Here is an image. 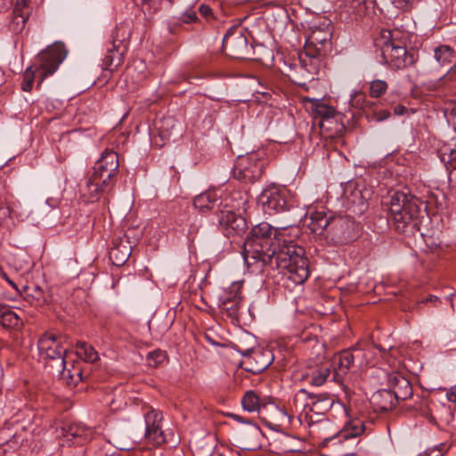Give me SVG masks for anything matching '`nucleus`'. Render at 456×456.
<instances>
[{
    "mask_svg": "<svg viewBox=\"0 0 456 456\" xmlns=\"http://www.w3.org/2000/svg\"><path fill=\"white\" fill-rule=\"evenodd\" d=\"M292 225L273 228L265 222L255 225L244 241L242 253L248 265L260 263L261 267L280 270L295 284H302L309 276L305 249L287 241L281 232Z\"/></svg>",
    "mask_w": 456,
    "mask_h": 456,
    "instance_id": "nucleus-1",
    "label": "nucleus"
},
{
    "mask_svg": "<svg viewBox=\"0 0 456 456\" xmlns=\"http://www.w3.org/2000/svg\"><path fill=\"white\" fill-rule=\"evenodd\" d=\"M308 220L306 225L312 232L324 235L335 246L347 244L358 237L356 224L347 216H333L324 210H316L309 214Z\"/></svg>",
    "mask_w": 456,
    "mask_h": 456,
    "instance_id": "nucleus-2",
    "label": "nucleus"
},
{
    "mask_svg": "<svg viewBox=\"0 0 456 456\" xmlns=\"http://www.w3.org/2000/svg\"><path fill=\"white\" fill-rule=\"evenodd\" d=\"M422 205L423 202L414 195L396 191L390 196L388 219L398 232L419 231V217Z\"/></svg>",
    "mask_w": 456,
    "mask_h": 456,
    "instance_id": "nucleus-3",
    "label": "nucleus"
},
{
    "mask_svg": "<svg viewBox=\"0 0 456 456\" xmlns=\"http://www.w3.org/2000/svg\"><path fill=\"white\" fill-rule=\"evenodd\" d=\"M66 338L53 333H45L37 341L40 357L52 370L60 369L66 364L68 347L64 346Z\"/></svg>",
    "mask_w": 456,
    "mask_h": 456,
    "instance_id": "nucleus-4",
    "label": "nucleus"
},
{
    "mask_svg": "<svg viewBox=\"0 0 456 456\" xmlns=\"http://www.w3.org/2000/svg\"><path fill=\"white\" fill-rule=\"evenodd\" d=\"M380 40L383 42L377 43V45H381L383 61L389 67L400 69L415 62L413 54L408 53L406 47L402 45L399 41L392 39L390 30H383Z\"/></svg>",
    "mask_w": 456,
    "mask_h": 456,
    "instance_id": "nucleus-5",
    "label": "nucleus"
},
{
    "mask_svg": "<svg viewBox=\"0 0 456 456\" xmlns=\"http://www.w3.org/2000/svg\"><path fill=\"white\" fill-rule=\"evenodd\" d=\"M119 162L117 152L106 149L94 166V178L102 181L104 188H111L118 172Z\"/></svg>",
    "mask_w": 456,
    "mask_h": 456,
    "instance_id": "nucleus-6",
    "label": "nucleus"
},
{
    "mask_svg": "<svg viewBox=\"0 0 456 456\" xmlns=\"http://www.w3.org/2000/svg\"><path fill=\"white\" fill-rule=\"evenodd\" d=\"M67 51L62 43L56 42L45 51L38 53L37 61L38 62V69L42 70V76L38 82V86L43 82L45 77L53 74L60 64L66 58Z\"/></svg>",
    "mask_w": 456,
    "mask_h": 456,
    "instance_id": "nucleus-7",
    "label": "nucleus"
},
{
    "mask_svg": "<svg viewBox=\"0 0 456 456\" xmlns=\"http://www.w3.org/2000/svg\"><path fill=\"white\" fill-rule=\"evenodd\" d=\"M237 351L243 356L242 364L248 372L256 374L268 368L273 361V355L269 349L242 348L236 346Z\"/></svg>",
    "mask_w": 456,
    "mask_h": 456,
    "instance_id": "nucleus-8",
    "label": "nucleus"
},
{
    "mask_svg": "<svg viewBox=\"0 0 456 456\" xmlns=\"http://www.w3.org/2000/svg\"><path fill=\"white\" fill-rule=\"evenodd\" d=\"M223 51L235 59H247L250 51L248 39L241 29L232 27L223 38Z\"/></svg>",
    "mask_w": 456,
    "mask_h": 456,
    "instance_id": "nucleus-9",
    "label": "nucleus"
},
{
    "mask_svg": "<svg viewBox=\"0 0 456 456\" xmlns=\"http://www.w3.org/2000/svg\"><path fill=\"white\" fill-rule=\"evenodd\" d=\"M257 202L269 215L287 211L289 208L285 191L274 185L263 190L257 197Z\"/></svg>",
    "mask_w": 456,
    "mask_h": 456,
    "instance_id": "nucleus-10",
    "label": "nucleus"
},
{
    "mask_svg": "<svg viewBox=\"0 0 456 456\" xmlns=\"http://www.w3.org/2000/svg\"><path fill=\"white\" fill-rule=\"evenodd\" d=\"M57 437L63 439L62 444L82 445L93 437V430L84 424L65 421L57 429Z\"/></svg>",
    "mask_w": 456,
    "mask_h": 456,
    "instance_id": "nucleus-11",
    "label": "nucleus"
},
{
    "mask_svg": "<svg viewBox=\"0 0 456 456\" xmlns=\"http://www.w3.org/2000/svg\"><path fill=\"white\" fill-rule=\"evenodd\" d=\"M145 421V438L154 445H161L167 442L162 430V413L152 407H146L143 414Z\"/></svg>",
    "mask_w": 456,
    "mask_h": 456,
    "instance_id": "nucleus-12",
    "label": "nucleus"
},
{
    "mask_svg": "<svg viewBox=\"0 0 456 456\" xmlns=\"http://www.w3.org/2000/svg\"><path fill=\"white\" fill-rule=\"evenodd\" d=\"M262 172L263 165L254 155L240 157L233 168V177L242 183H254Z\"/></svg>",
    "mask_w": 456,
    "mask_h": 456,
    "instance_id": "nucleus-13",
    "label": "nucleus"
},
{
    "mask_svg": "<svg viewBox=\"0 0 456 456\" xmlns=\"http://www.w3.org/2000/svg\"><path fill=\"white\" fill-rule=\"evenodd\" d=\"M331 32L324 29H315L309 36L305 53L310 57L324 55L330 48Z\"/></svg>",
    "mask_w": 456,
    "mask_h": 456,
    "instance_id": "nucleus-14",
    "label": "nucleus"
},
{
    "mask_svg": "<svg viewBox=\"0 0 456 456\" xmlns=\"http://www.w3.org/2000/svg\"><path fill=\"white\" fill-rule=\"evenodd\" d=\"M227 236L240 234L247 227L246 220L232 210H222L218 219Z\"/></svg>",
    "mask_w": 456,
    "mask_h": 456,
    "instance_id": "nucleus-15",
    "label": "nucleus"
},
{
    "mask_svg": "<svg viewBox=\"0 0 456 456\" xmlns=\"http://www.w3.org/2000/svg\"><path fill=\"white\" fill-rule=\"evenodd\" d=\"M360 354H362L361 350L347 349L336 355L333 360L335 365L334 379H340L343 376L346 375L353 366L355 358Z\"/></svg>",
    "mask_w": 456,
    "mask_h": 456,
    "instance_id": "nucleus-16",
    "label": "nucleus"
},
{
    "mask_svg": "<svg viewBox=\"0 0 456 456\" xmlns=\"http://www.w3.org/2000/svg\"><path fill=\"white\" fill-rule=\"evenodd\" d=\"M298 394L307 395L309 402H307L306 407L309 408L311 412L317 415H323L330 411L334 402L333 399L326 394L315 395L306 392L305 389H300Z\"/></svg>",
    "mask_w": 456,
    "mask_h": 456,
    "instance_id": "nucleus-17",
    "label": "nucleus"
},
{
    "mask_svg": "<svg viewBox=\"0 0 456 456\" xmlns=\"http://www.w3.org/2000/svg\"><path fill=\"white\" fill-rule=\"evenodd\" d=\"M388 382L391 387L390 390L397 402L407 400L412 395V387L410 381L401 374L396 372L390 374Z\"/></svg>",
    "mask_w": 456,
    "mask_h": 456,
    "instance_id": "nucleus-18",
    "label": "nucleus"
},
{
    "mask_svg": "<svg viewBox=\"0 0 456 456\" xmlns=\"http://www.w3.org/2000/svg\"><path fill=\"white\" fill-rule=\"evenodd\" d=\"M370 403L374 411L387 412L393 410L398 402L390 389H380L373 393Z\"/></svg>",
    "mask_w": 456,
    "mask_h": 456,
    "instance_id": "nucleus-19",
    "label": "nucleus"
},
{
    "mask_svg": "<svg viewBox=\"0 0 456 456\" xmlns=\"http://www.w3.org/2000/svg\"><path fill=\"white\" fill-rule=\"evenodd\" d=\"M132 253V246L126 237L113 240V246L110 250V259L115 265H123Z\"/></svg>",
    "mask_w": 456,
    "mask_h": 456,
    "instance_id": "nucleus-20",
    "label": "nucleus"
},
{
    "mask_svg": "<svg viewBox=\"0 0 456 456\" xmlns=\"http://www.w3.org/2000/svg\"><path fill=\"white\" fill-rule=\"evenodd\" d=\"M125 45L122 40L113 39L103 58L104 69L113 71L123 62Z\"/></svg>",
    "mask_w": 456,
    "mask_h": 456,
    "instance_id": "nucleus-21",
    "label": "nucleus"
},
{
    "mask_svg": "<svg viewBox=\"0 0 456 456\" xmlns=\"http://www.w3.org/2000/svg\"><path fill=\"white\" fill-rule=\"evenodd\" d=\"M110 188H104L102 186V181L94 179V175L90 176L85 185L80 188V197L86 202H94L99 200L100 195L105 191H108Z\"/></svg>",
    "mask_w": 456,
    "mask_h": 456,
    "instance_id": "nucleus-22",
    "label": "nucleus"
},
{
    "mask_svg": "<svg viewBox=\"0 0 456 456\" xmlns=\"http://www.w3.org/2000/svg\"><path fill=\"white\" fill-rule=\"evenodd\" d=\"M21 292L20 296L32 305L43 306L49 302V294L39 285L23 286Z\"/></svg>",
    "mask_w": 456,
    "mask_h": 456,
    "instance_id": "nucleus-23",
    "label": "nucleus"
},
{
    "mask_svg": "<svg viewBox=\"0 0 456 456\" xmlns=\"http://www.w3.org/2000/svg\"><path fill=\"white\" fill-rule=\"evenodd\" d=\"M26 5L25 0H20L16 3L13 9L12 18L9 23V29L14 34H20L25 28L28 13L22 12V6Z\"/></svg>",
    "mask_w": 456,
    "mask_h": 456,
    "instance_id": "nucleus-24",
    "label": "nucleus"
},
{
    "mask_svg": "<svg viewBox=\"0 0 456 456\" xmlns=\"http://www.w3.org/2000/svg\"><path fill=\"white\" fill-rule=\"evenodd\" d=\"M317 126L320 127L322 134L330 137L338 135L345 130L339 114L334 115L327 119H320Z\"/></svg>",
    "mask_w": 456,
    "mask_h": 456,
    "instance_id": "nucleus-25",
    "label": "nucleus"
},
{
    "mask_svg": "<svg viewBox=\"0 0 456 456\" xmlns=\"http://www.w3.org/2000/svg\"><path fill=\"white\" fill-rule=\"evenodd\" d=\"M311 102V110L313 112L314 119L317 125L320 119H327L334 115L338 114L336 110L326 104L320 99H307Z\"/></svg>",
    "mask_w": 456,
    "mask_h": 456,
    "instance_id": "nucleus-26",
    "label": "nucleus"
},
{
    "mask_svg": "<svg viewBox=\"0 0 456 456\" xmlns=\"http://www.w3.org/2000/svg\"><path fill=\"white\" fill-rule=\"evenodd\" d=\"M365 428L364 422L361 419L349 418L338 435L346 439L354 438L363 434Z\"/></svg>",
    "mask_w": 456,
    "mask_h": 456,
    "instance_id": "nucleus-27",
    "label": "nucleus"
},
{
    "mask_svg": "<svg viewBox=\"0 0 456 456\" xmlns=\"http://www.w3.org/2000/svg\"><path fill=\"white\" fill-rule=\"evenodd\" d=\"M218 200L219 198L216 192L213 191H208L196 196L193 200V205L195 208L199 209L201 212H205L217 206Z\"/></svg>",
    "mask_w": 456,
    "mask_h": 456,
    "instance_id": "nucleus-28",
    "label": "nucleus"
},
{
    "mask_svg": "<svg viewBox=\"0 0 456 456\" xmlns=\"http://www.w3.org/2000/svg\"><path fill=\"white\" fill-rule=\"evenodd\" d=\"M54 370L60 374V378L68 386H76L83 379V371L79 365H72L71 369H67L66 364H63L62 368Z\"/></svg>",
    "mask_w": 456,
    "mask_h": 456,
    "instance_id": "nucleus-29",
    "label": "nucleus"
},
{
    "mask_svg": "<svg viewBox=\"0 0 456 456\" xmlns=\"http://www.w3.org/2000/svg\"><path fill=\"white\" fill-rule=\"evenodd\" d=\"M0 324L4 328L16 329L22 325V322L11 307L0 304Z\"/></svg>",
    "mask_w": 456,
    "mask_h": 456,
    "instance_id": "nucleus-30",
    "label": "nucleus"
},
{
    "mask_svg": "<svg viewBox=\"0 0 456 456\" xmlns=\"http://www.w3.org/2000/svg\"><path fill=\"white\" fill-rule=\"evenodd\" d=\"M438 157L452 174L456 171V150L450 146H444L438 151Z\"/></svg>",
    "mask_w": 456,
    "mask_h": 456,
    "instance_id": "nucleus-31",
    "label": "nucleus"
},
{
    "mask_svg": "<svg viewBox=\"0 0 456 456\" xmlns=\"http://www.w3.org/2000/svg\"><path fill=\"white\" fill-rule=\"evenodd\" d=\"M241 302H239L238 297L229 301L228 297H219L218 305L222 313L226 314L228 317L235 318L238 315L240 308Z\"/></svg>",
    "mask_w": 456,
    "mask_h": 456,
    "instance_id": "nucleus-32",
    "label": "nucleus"
},
{
    "mask_svg": "<svg viewBox=\"0 0 456 456\" xmlns=\"http://www.w3.org/2000/svg\"><path fill=\"white\" fill-rule=\"evenodd\" d=\"M241 404L243 409L249 412L258 411L262 405L259 395L253 390H248L244 394Z\"/></svg>",
    "mask_w": 456,
    "mask_h": 456,
    "instance_id": "nucleus-33",
    "label": "nucleus"
},
{
    "mask_svg": "<svg viewBox=\"0 0 456 456\" xmlns=\"http://www.w3.org/2000/svg\"><path fill=\"white\" fill-rule=\"evenodd\" d=\"M77 354L85 362H94L99 359L98 353L86 342L77 343Z\"/></svg>",
    "mask_w": 456,
    "mask_h": 456,
    "instance_id": "nucleus-34",
    "label": "nucleus"
},
{
    "mask_svg": "<svg viewBox=\"0 0 456 456\" xmlns=\"http://www.w3.org/2000/svg\"><path fill=\"white\" fill-rule=\"evenodd\" d=\"M367 112L366 118L370 122H381L387 119L390 117V111L384 109H375L374 103H370V106L366 105Z\"/></svg>",
    "mask_w": 456,
    "mask_h": 456,
    "instance_id": "nucleus-35",
    "label": "nucleus"
},
{
    "mask_svg": "<svg viewBox=\"0 0 456 456\" xmlns=\"http://www.w3.org/2000/svg\"><path fill=\"white\" fill-rule=\"evenodd\" d=\"M454 57V51L448 45H441L435 50V58L438 63H450Z\"/></svg>",
    "mask_w": 456,
    "mask_h": 456,
    "instance_id": "nucleus-36",
    "label": "nucleus"
},
{
    "mask_svg": "<svg viewBox=\"0 0 456 456\" xmlns=\"http://www.w3.org/2000/svg\"><path fill=\"white\" fill-rule=\"evenodd\" d=\"M330 374L329 367H321L313 371L309 383L315 387L323 385Z\"/></svg>",
    "mask_w": 456,
    "mask_h": 456,
    "instance_id": "nucleus-37",
    "label": "nucleus"
},
{
    "mask_svg": "<svg viewBox=\"0 0 456 456\" xmlns=\"http://www.w3.org/2000/svg\"><path fill=\"white\" fill-rule=\"evenodd\" d=\"M241 289H242V281H234L232 282L228 289L223 291L219 297H227L229 301H232L238 297L239 302L242 301L241 296Z\"/></svg>",
    "mask_w": 456,
    "mask_h": 456,
    "instance_id": "nucleus-38",
    "label": "nucleus"
},
{
    "mask_svg": "<svg viewBox=\"0 0 456 456\" xmlns=\"http://www.w3.org/2000/svg\"><path fill=\"white\" fill-rule=\"evenodd\" d=\"M388 88V85L385 80L375 79L370 83V96L379 98L384 94Z\"/></svg>",
    "mask_w": 456,
    "mask_h": 456,
    "instance_id": "nucleus-39",
    "label": "nucleus"
},
{
    "mask_svg": "<svg viewBox=\"0 0 456 456\" xmlns=\"http://www.w3.org/2000/svg\"><path fill=\"white\" fill-rule=\"evenodd\" d=\"M167 354L161 350H154L146 357L147 364L151 367H159L167 361Z\"/></svg>",
    "mask_w": 456,
    "mask_h": 456,
    "instance_id": "nucleus-40",
    "label": "nucleus"
},
{
    "mask_svg": "<svg viewBox=\"0 0 456 456\" xmlns=\"http://www.w3.org/2000/svg\"><path fill=\"white\" fill-rule=\"evenodd\" d=\"M36 70L32 66L27 68L23 73V80L21 83V89L24 92H30L32 89Z\"/></svg>",
    "mask_w": 456,
    "mask_h": 456,
    "instance_id": "nucleus-41",
    "label": "nucleus"
},
{
    "mask_svg": "<svg viewBox=\"0 0 456 456\" xmlns=\"http://www.w3.org/2000/svg\"><path fill=\"white\" fill-rule=\"evenodd\" d=\"M370 102H365V94L361 91H354L351 94L350 104L356 109H364L367 110L366 105L370 106Z\"/></svg>",
    "mask_w": 456,
    "mask_h": 456,
    "instance_id": "nucleus-42",
    "label": "nucleus"
},
{
    "mask_svg": "<svg viewBox=\"0 0 456 456\" xmlns=\"http://www.w3.org/2000/svg\"><path fill=\"white\" fill-rule=\"evenodd\" d=\"M172 2L173 0H168ZM137 4H141L143 10L148 12H156L159 6L161 0H135Z\"/></svg>",
    "mask_w": 456,
    "mask_h": 456,
    "instance_id": "nucleus-43",
    "label": "nucleus"
},
{
    "mask_svg": "<svg viewBox=\"0 0 456 456\" xmlns=\"http://www.w3.org/2000/svg\"><path fill=\"white\" fill-rule=\"evenodd\" d=\"M350 6L358 13L363 12L372 4V0H349Z\"/></svg>",
    "mask_w": 456,
    "mask_h": 456,
    "instance_id": "nucleus-44",
    "label": "nucleus"
},
{
    "mask_svg": "<svg viewBox=\"0 0 456 456\" xmlns=\"http://www.w3.org/2000/svg\"><path fill=\"white\" fill-rule=\"evenodd\" d=\"M189 227L187 229V235L189 238L193 240L194 235L198 232L200 229V223L197 219V217H189L188 218Z\"/></svg>",
    "mask_w": 456,
    "mask_h": 456,
    "instance_id": "nucleus-45",
    "label": "nucleus"
},
{
    "mask_svg": "<svg viewBox=\"0 0 456 456\" xmlns=\"http://www.w3.org/2000/svg\"><path fill=\"white\" fill-rule=\"evenodd\" d=\"M445 115L449 121L456 126V101L450 102L445 108Z\"/></svg>",
    "mask_w": 456,
    "mask_h": 456,
    "instance_id": "nucleus-46",
    "label": "nucleus"
},
{
    "mask_svg": "<svg viewBox=\"0 0 456 456\" xmlns=\"http://www.w3.org/2000/svg\"><path fill=\"white\" fill-rule=\"evenodd\" d=\"M418 0H393V4L396 8L403 12L410 11Z\"/></svg>",
    "mask_w": 456,
    "mask_h": 456,
    "instance_id": "nucleus-47",
    "label": "nucleus"
},
{
    "mask_svg": "<svg viewBox=\"0 0 456 456\" xmlns=\"http://www.w3.org/2000/svg\"><path fill=\"white\" fill-rule=\"evenodd\" d=\"M447 448H446V445L444 444H441L439 445V448L437 450H434L433 452H426L424 454H421L419 456H443L444 454V451H446Z\"/></svg>",
    "mask_w": 456,
    "mask_h": 456,
    "instance_id": "nucleus-48",
    "label": "nucleus"
},
{
    "mask_svg": "<svg viewBox=\"0 0 456 456\" xmlns=\"http://www.w3.org/2000/svg\"><path fill=\"white\" fill-rule=\"evenodd\" d=\"M12 209L9 206L0 203V219L11 216Z\"/></svg>",
    "mask_w": 456,
    "mask_h": 456,
    "instance_id": "nucleus-49",
    "label": "nucleus"
},
{
    "mask_svg": "<svg viewBox=\"0 0 456 456\" xmlns=\"http://www.w3.org/2000/svg\"><path fill=\"white\" fill-rule=\"evenodd\" d=\"M302 341L305 343L314 342L315 345H321L317 336H311L310 334L304 332L302 335Z\"/></svg>",
    "mask_w": 456,
    "mask_h": 456,
    "instance_id": "nucleus-50",
    "label": "nucleus"
},
{
    "mask_svg": "<svg viewBox=\"0 0 456 456\" xmlns=\"http://www.w3.org/2000/svg\"><path fill=\"white\" fill-rule=\"evenodd\" d=\"M1 275L15 289L16 294L18 296L22 295L21 289H19L16 283L12 280H11L5 273L2 272Z\"/></svg>",
    "mask_w": 456,
    "mask_h": 456,
    "instance_id": "nucleus-51",
    "label": "nucleus"
},
{
    "mask_svg": "<svg viewBox=\"0 0 456 456\" xmlns=\"http://www.w3.org/2000/svg\"><path fill=\"white\" fill-rule=\"evenodd\" d=\"M446 397L450 402L456 403V386L452 387L448 390V392L446 393Z\"/></svg>",
    "mask_w": 456,
    "mask_h": 456,
    "instance_id": "nucleus-52",
    "label": "nucleus"
},
{
    "mask_svg": "<svg viewBox=\"0 0 456 456\" xmlns=\"http://www.w3.org/2000/svg\"><path fill=\"white\" fill-rule=\"evenodd\" d=\"M13 0H0V12L7 10L12 5Z\"/></svg>",
    "mask_w": 456,
    "mask_h": 456,
    "instance_id": "nucleus-53",
    "label": "nucleus"
},
{
    "mask_svg": "<svg viewBox=\"0 0 456 456\" xmlns=\"http://www.w3.org/2000/svg\"><path fill=\"white\" fill-rule=\"evenodd\" d=\"M407 111L406 107L403 105L398 104L394 108V113L395 115H403Z\"/></svg>",
    "mask_w": 456,
    "mask_h": 456,
    "instance_id": "nucleus-54",
    "label": "nucleus"
},
{
    "mask_svg": "<svg viewBox=\"0 0 456 456\" xmlns=\"http://www.w3.org/2000/svg\"><path fill=\"white\" fill-rule=\"evenodd\" d=\"M200 10L204 16H207L211 12V9L208 6L205 5L200 6Z\"/></svg>",
    "mask_w": 456,
    "mask_h": 456,
    "instance_id": "nucleus-55",
    "label": "nucleus"
},
{
    "mask_svg": "<svg viewBox=\"0 0 456 456\" xmlns=\"http://www.w3.org/2000/svg\"><path fill=\"white\" fill-rule=\"evenodd\" d=\"M438 300H439V298L436 296L431 295L428 297H427L425 300H423V302L424 303H428V302L434 303V302H436Z\"/></svg>",
    "mask_w": 456,
    "mask_h": 456,
    "instance_id": "nucleus-56",
    "label": "nucleus"
},
{
    "mask_svg": "<svg viewBox=\"0 0 456 456\" xmlns=\"http://www.w3.org/2000/svg\"><path fill=\"white\" fill-rule=\"evenodd\" d=\"M196 19H197L196 14L194 12H192V13H190L187 15V19H185L184 21H186V22L193 21Z\"/></svg>",
    "mask_w": 456,
    "mask_h": 456,
    "instance_id": "nucleus-57",
    "label": "nucleus"
},
{
    "mask_svg": "<svg viewBox=\"0 0 456 456\" xmlns=\"http://www.w3.org/2000/svg\"><path fill=\"white\" fill-rule=\"evenodd\" d=\"M231 416H232L235 420H237V421H240V422H241V421H242V418H241L240 416H239V415L232 414Z\"/></svg>",
    "mask_w": 456,
    "mask_h": 456,
    "instance_id": "nucleus-58",
    "label": "nucleus"
},
{
    "mask_svg": "<svg viewBox=\"0 0 456 456\" xmlns=\"http://www.w3.org/2000/svg\"><path fill=\"white\" fill-rule=\"evenodd\" d=\"M334 437H335V436H332V437H330V438H325V439L323 440V442H322V443H323V444H326L328 441L331 440V439H332V438H334Z\"/></svg>",
    "mask_w": 456,
    "mask_h": 456,
    "instance_id": "nucleus-59",
    "label": "nucleus"
},
{
    "mask_svg": "<svg viewBox=\"0 0 456 456\" xmlns=\"http://www.w3.org/2000/svg\"><path fill=\"white\" fill-rule=\"evenodd\" d=\"M206 338H207L210 343H212V344H216V343L212 340V338H209V337H208V336H206Z\"/></svg>",
    "mask_w": 456,
    "mask_h": 456,
    "instance_id": "nucleus-60",
    "label": "nucleus"
}]
</instances>
